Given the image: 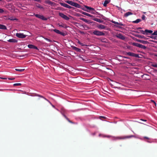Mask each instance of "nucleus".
Returning <instances> with one entry per match:
<instances>
[{"mask_svg": "<svg viewBox=\"0 0 157 157\" xmlns=\"http://www.w3.org/2000/svg\"><path fill=\"white\" fill-rule=\"evenodd\" d=\"M93 34L94 35L97 36H103L105 35V33L102 32H101L97 30H94L93 32Z\"/></svg>", "mask_w": 157, "mask_h": 157, "instance_id": "1", "label": "nucleus"}, {"mask_svg": "<svg viewBox=\"0 0 157 157\" xmlns=\"http://www.w3.org/2000/svg\"><path fill=\"white\" fill-rule=\"evenodd\" d=\"M59 4L62 6H63L65 7L69 8V9H72V10H74L75 9V8L69 5H68L62 2H60Z\"/></svg>", "mask_w": 157, "mask_h": 157, "instance_id": "2", "label": "nucleus"}, {"mask_svg": "<svg viewBox=\"0 0 157 157\" xmlns=\"http://www.w3.org/2000/svg\"><path fill=\"white\" fill-rule=\"evenodd\" d=\"M133 45L134 46L138 47L143 49H145L146 48V47L145 46L137 43H133Z\"/></svg>", "mask_w": 157, "mask_h": 157, "instance_id": "3", "label": "nucleus"}, {"mask_svg": "<svg viewBox=\"0 0 157 157\" xmlns=\"http://www.w3.org/2000/svg\"><path fill=\"white\" fill-rule=\"evenodd\" d=\"M59 15L62 18L68 21L70 19V18L68 17L64 14L63 13L59 12Z\"/></svg>", "mask_w": 157, "mask_h": 157, "instance_id": "4", "label": "nucleus"}, {"mask_svg": "<svg viewBox=\"0 0 157 157\" xmlns=\"http://www.w3.org/2000/svg\"><path fill=\"white\" fill-rule=\"evenodd\" d=\"M34 15L36 17L44 21H47L48 20V18L45 17L43 15H40L39 14H34Z\"/></svg>", "mask_w": 157, "mask_h": 157, "instance_id": "5", "label": "nucleus"}, {"mask_svg": "<svg viewBox=\"0 0 157 157\" xmlns=\"http://www.w3.org/2000/svg\"><path fill=\"white\" fill-rule=\"evenodd\" d=\"M135 136L133 135H130L128 136H125L121 137H117L116 138L118 139H129L132 137H134Z\"/></svg>", "mask_w": 157, "mask_h": 157, "instance_id": "6", "label": "nucleus"}, {"mask_svg": "<svg viewBox=\"0 0 157 157\" xmlns=\"http://www.w3.org/2000/svg\"><path fill=\"white\" fill-rule=\"evenodd\" d=\"M16 36L19 38L23 39L25 38L27 35H25L23 33H16Z\"/></svg>", "mask_w": 157, "mask_h": 157, "instance_id": "7", "label": "nucleus"}, {"mask_svg": "<svg viewBox=\"0 0 157 157\" xmlns=\"http://www.w3.org/2000/svg\"><path fill=\"white\" fill-rule=\"evenodd\" d=\"M53 31L56 33L60 34L63 36H65L66 35V34L65 33L60 32L59 30L57 29H53Z\"/></svg>", "mask_w": 157, "mask_h": 157, "instance_id": "8", "label": "nucleus"}, {"mask_svg": "<svg viewBox=\"0 0 157 157\" xmlns=\"http://www.w3.org/2000/svg\"><path fill=\"white\" fill-rule=\"evenodd\" d=\"M45 3L46 4H47L48 5H50L52 6H54L56 3L53 2L49 0L45 1Z\"/></svg>", "mask_w": 157, "mask_h": 157, "instance_id": "9", "label": "nucleus"}, {"mask_svg": "<svg viewBox=\"0 0 157 157\" xmlns=\"http://www.w3.org/2000/svg\"><path fill=\"white\" fill-rule=\"evenodd\" d=\"M115 36L117 37L122 40H124L125 39V37L123 36L120 33L116 35Z\"/></svg>", "mask_w": 157, "mask_h": 157, "instance_id": "10", "label": "nucleus"}, {"mask_svg": "<svg viewBox=\"0 0 157 157\" xmlns=\"http://www.w3.org/2000/svg\"><path fill=\"white\" fill-rule=\"evenodd\" d=\"M29 48L30 49H38L34 45L31 44H29L28 45L27 47V46H26L25 47H24V48Z\"/></svg>", "mask_w": 157, "mask_h": 157, "instance_id": "11", "label": "nucleus"}, {"mask_svg": "<svg viewBox=\"0 0 157 157\" xmlns=\"http://www.w3.org/2000/svg\"><path fill=\"white\" fill-rule=\"evenodd\" d=\"M127 54L130 56H134L136 57H140L139 56V55L138 54L130 52H127Z\"/></svg>", "mask_w": 157, "mask_h": 157, "instance_id": "12", "label": "nucleus"}, {"mask_svg": "<svg viewBox=\"0 0 157 157\" xmlns=\"http://www.w3.org/2000/svg\"><path fill=\"white\" fill-rule=\"evenodd\" d=\"M134 36L136 37H138L139 38H143L146 40H148V38L145 37L143 35H141L139 34H135L134 35Z\"/></svg>", "mask_w": 157, "mask_h": 157, "instance_id": "13", "label": "nucleus"}, {"mask_svg": "<svg viewBox=\"0 0 157 157\" xmlns=\"http://www.w3.org/2000/svg\"><path fill=\"white\" fill-rule=\"evenodd\" d=\"M111 22H112V23H113L117 25H120L121 26H124L125 25V24H122L121 22H116L115 21H113V20H112L111 21Z\"/></svg>", "mask_w": 157, "mask_h": 157, "instance_id": "14", "label": "nucleus"}, {"mask_svg": "<svg viewBox=\"0 0 157 157\" xmlns=\"http://www.w3.org/2000/svg\"><path fill=\"white\" fill-rule=\"evenodd\" d=\"M145 35H148L149 33L151 34L153 33V31L151 30H149L147 29H146L144 31Z\"/></svg>", "mask_w": 157, "mask_h": 157, "instance_id": "15", "label": "nucleus"}, {"mask_svg": "<svg viewBox=\"0 0 157 157\" xmlns=\"http://www.w3.org/2000/svg\"><path fill=\"white\" fill-rule=\"evenodd\" d=\"M106 26L102 24H99L98 25V28L99 29H105Z\"/></svg>", "mask_w": 157, "mask_h": 157, "instance_id": "16", "label": "nucleus"}, {"mask_svg": "<svg viewBox=\"0 0 157 157\" xmlns=\"http://www.w3.org/2000/svg\"><path fill=\"white\" fill-rule=\"evenodd\" d=\"M136 40L137 42L141 43L143 44H148L149 43V42L147 41L139 39H137Z\"/></svg>", "mask_w": 157, "mask_h": 157, "instance_id": "17", "label": "nucleus"}, {"mask_svg": "<svg viewBox=\"0 0 157 157\" xmlns=\"http://www.w3.org/2000/svg\"><path fill=\"white\" fill-rule=\"evenodd\" d=\"M92 19L94 21H96L100 23H102L103 22V21L102 20L100 19L95 18H93Z\"/></svg>", "mask_w": 157, "mask_h": 157, "instance_id": "18", "label": "nucleus"}, {"mask_svg": "<svg viewBox=\"0 0 157 157\" xmlns=\"http://www.w3.org/2000/svg\"><path fill=\"white\" fill-rule=\"evenodd\" d=\"M84 6L85 8L86 9H87V10H93V11H95V9L94 8L88 6H86V5H84Z\"/></svg>", "mask_w": 157, "mask_h": 157, "instance_id": "19", "label": "nucleus"}, {"mask_svg": "<svg viewBox=\"0 0 157 157\" xmlns=\"http://www.w3.org/2000/svg\"><path fill=\"white\" fill-rule=\"evenodd\" d=\"M7 19L8 20H10L11 21H17L18 20V19L16 18H15V17H13V16H12V17H8V18Z\"/></svg>", "mask_w": 157, "mask_h": 157, "instance_id": "20", "label": "nucleus"}, {"mask_svg": "<svg viewBox=\"0 0 157 157\" xmlns=\"http://www.w3.org/2000/svg\"><path fill=\"white\" fill-rule=\"evenodd\" d=\"M133 32L137 33H142L143 34L145 35L144 31L143 30H140L138 31H135Z\"/></svg>", "mask_w": 157, "mask_h": 157, "instance_id": "21", "label": "nucleus"}, {"mask_svg": "<svg viewBox=\"0 0 157 157\" xmlns=\"http://www.w3.org/2000/svg\"><path fill=\"white\" fill-rule=\"evenodd\" d=\"M65 2L66 3H68V4L72 6H73L74 3L75 2L69 0L66 1Z\"/></svg>", "mask_w": 157, "mask_h": 157, "instance_id": "22", "label": "nucleus"}, {"mask_svg": "<svg viewBox=\"0 0 157 157\" xmlns=\"http://www.w3.org/2000/svg\"><path fill=\"white\" fill-rule=\"evenodd\" d=\"M36 6L38 8H40V9L44 10V8L43 6L40 5L38 3H35Z\"/></svg>", "mask_w": 157, "mask_h": 157, "instance_id": "23", "label": "nucleus"}, {"mask_svg": "<svg viewBox=\"0 0 157 157\" xmlns=\"http://www.w3.org/2000/svg\"><path fill=\"white\" fill-rule=\"evenodd\" d=\"M7 41L10 42L11 43H16L17 42V40L14 39H10L7 40Z\"/></svg>", "mask_w": 157, "mask_h": 157, "instance_id": "24", "label": "nucleus"}, {"mask_svg": "<svg viewBox=\"0 0 157 157\" xmlns=\"http://www.w3.org/2000/svg\"><path fill=\"white\" fill-rule=\"evenodd\" d=\"M133 14V13L130 12H128L124 14V16L125 17H127L128 16L132 15Z\"/></svg>", "mask_w": 157, "mask_h": 157, "instance_id": "25", "label": "nucleus"}, {"mask_svg": "<svg viewBox=\"0 0 157 157\" xmlns=\"http://www.w3.org/2000/svg\"><path fill=\"white\" fill-rule=\"evenodd\" d=\"M110 1V0H105L104 1L103 4V6L105 7H106L107 5L108 4Z\"/></svg>", "mask_w": 157, "mask_h": 157, "instance_id": "26", "label": "nucleus"}, {"mask_svg": "<svg viewBox=\"0 0 157 157\" xmlns=\"http://www.w3.org/2000/svg\"><path fill=\"white\" fill-rule=\"evenodd\" d=\"M0 29L6 30L7 29V28L5 25L0 24Z\"/></svg>", "mask_w": 157, "mask_h": 157, "instance_id": "27", "label": "nucleus"}, {"mask_svg": "<svg viewBox=\"0 0 157 157\" xmlns=\"http://www.w3.org/2000/svg\"><path fill=\"white\" fill-rule=\"evenodd\" d=\"M73 6H74L75 7L78 8H80V5L76 2H75L74 5Z\"/></svg>", "mask_w": 157, "mask_h": 157, "instance_id": "28", "label": "nucleus"}, {"mask_svg": "<svg viewBox=\"0 0 157 157\" xmlns=\"http://www.w3.org/2000/svg\"><path fill=\"white\" fill-rule=\"evenodd\" d=\"M80 7H81L80 8H79L81 9L82 10L84 11H86L87 12H90V11L89 10H87L86 9H85L84 7H83L81 5H80Z\"/></svg>", "mask_w": 157, "mask_h": 157, "instance_id": "29", "label": "nucleus"}, {"mask_svg": "<svg viewBox=\"0 0 157 157\" xmlns=\"http://www.w3.org/2000/svg\"><path fill=\"white\" fill-rule=\"evenodd\" d=\"M141 21V20L140 19H137L136 20L133 21L132 22L135 23H138Z\"/></svg>", "mask_w": 157, "mask_h": 157, "instance_id": "30", "label": "nucleus"}, {"mask_svg": "<svg viewBox=\"0 0 157 157\" xmlns=\"http://www.w3.org/2000/svg\"><path fill=\"white\" fill-rule=\"evenodd\" d=\"M15 70L17 71H19L20 72H22L23 71H24L25 69H20V68H16L15 69Z\"/></svg>", "mask_w": 157, "mask_h": 157, "instance_id": "31", "label": "nucleus"}, {"mask_svg": "<svg viewBox=\"0 0 157 157\" xmlns=\"http://www.w3.org/2000/svg\"><path fill=\"white\" fill-rule=\"evenodd\" d=\"M92 24V25L93 26H96V27L97 28H98V25H99L98 23H97V22L93 21Z\"/></svg>", "mask_w": 157, "mask_h": 157, "instance_id": "32", "label": "nucleus"}, {"mask_svg": "<svg viewBox=\"0 0 157 157\" xmlns=\"http://www.w3.org/2000/svg\"><path fill=\"white\" fill-rule=\"evenodd\" d=\"M79 19L83 21H84L86 23V22H88V20H87V19H85L84 18L81 17V18H79Z\"/></svg>", "mask_w": 157, "mask_h": 157, "instance_id": "33", "label": "nucleus"}, {"mask_svg": "<svg viewBox=\"0 0 157 157\" xmlns=\"http://www.w3.org/2000/svg\"><path fill=\"white\" fill-rule=\"evenodd\" d=\"M74 10L77 12H79V13H82V11L80 10H79L78 9H76V8H75V10Z\"/></svg>", "mask_w": 157, "mask_h": 157, "instance_id": "34", "label": "nucleus"}, {"mask_svg": "<svg viewBox=\"0 0 157 157\" xmlns=\"http://www.w3.org/2000/svg\"><path fill=\"white\" fill-rule=\"evenodd\" d=\"M57 51L60 55L62 56H63V53L61 52V50H57Z\"/></svg>", "mask_w": 157, "mask_h": 157, "instance_id": "35", "label": "nucleus"}, {"mask_svg": "<svg viewBox=\"0 0 157 157\" xmlns=\"http://www.w3.org/2000/svg\"><path fill=\"white\" fill-rule=\"evenodd\" d=\"M149 37L151 39H153L154 40H157V36H150Z\"/></svg>", "mask_w": 157, "mask_h": 157, "instance_id": "36", "label": "nucleus"}, {"mask_svg": "<svg viewBox=\"0 0 157 157\" xmlns=\"http://www.w3.org/2000/svg\"><path fill=\"white\" fill-rule=\"evenodd\" d=\"M82 14H84V15H86L87 16H89L90 15V14L86 13V12L82 11Z\"/></svg>", "mask_w": 157, "mask_h": 157, "instance_id": "37", "label": "nucleus"}, {"mask_svg": "<svg viewBox=\"0 0 157 157\" xmlns=\"http://www.w3.org/2000/svg\"><path fill=\"white\" fill-rule=\"evenodd\" d=\"M21 84L20 83H15L13 84V86H21Z\"/></svg>", "mask_w": 157, "mask_h": 157, "instance_id": "38", "label": "nucleus"}, {"mask_svg": "<svg viewBox=\"0 0 157 157\" xmlns=\"http://www.w3.org/2000/svg\"><path fill=\"white\" fill-rule=\"evenodd\" d=\"M76 16L77 17H84L83 15L79 13H77L76 14Z\"/></svg>", "mask_w": 157, "mask_h": 157, "instance_id": "39", "label": "nucleus"}, {"mask_svg": "<svg viewBox=\"0 0 157 157\" xmlns=\"http://www.w3.org/2000/svg\"><path fill=\"white\" fill-rule=\"evenodd\" d=\"M78 43H79V44H80L82 46H87V45L83 43H81V42H80L79 41H78Z\"/></svg>", "mask_w": 157, "mask_h": 157, "instance_id": "40", "label": "nucleus"}, {"mask_svg": "<svg viewBox=\"0 0 157 157\" xmlns=\"http://www.w3.org/2000/svg\"><path fill=\"white\" fill-rule=\"evenodd\" d=\"M151 66L155 67L157 68V64L155 63H154L151 65Z\"/></svg>", "mask_w": 157, "mask_h": 157, "instance_id": "41", "label": "nucleus"}, {"mask_svg": "<svg viewBox=\"0 0 157 157\" xmlns=\"http://www.w3.org/2000/svg\"><path fill=\"white\" fill-rule=\"evenodd\" d=\"M64 117L70 123H73L71 121H70L69 119L65 115H64Z\"/></svg>", "mask_w": 157, "mask_h": 157, "instance_id": "42", "label": "nucleus"}, {"mask_svg": "<svg viewBox=\"0 0 157 157\" xmlns=\"http://www.w3.org/2000/svg\"><path fill=\"white\" fill-rule=\"evenodd\" d=\"M64 117L70 123H73L71 121H70L69 119L65 115H64Z\"/></svg>", "mask_w": 157, "mask_h": 157, "instance_id": "43", "label": "nucleus"}, {"mask_svg": "<svg viewBox=\"0 0 157 157\" xmlns=\"http://www.w3.org/2000/svg\"><path fill=\"white\" fill-rule=\"evenodd\" d=\"M58 25H59V27H63V28L64 27L63 26V24L60 25L59 24ZM67 26L64 27L65 28H67Z\"/></svg>", "mask_w": 157, "mask_h": 157, "instance_id": "44", "label": "nucleus"}, {"mask_svg": "<svg viewBox=\"0 0 157 157\" xmlns=\"http://www.w3.org/2000/svg\"><path fill=\"white\" fill-rule=\"evenodd\" d=\"M152 35H157V30L155 31L153 33Z\"/></svg>", "mask_w": 157, "mask_h": 157, "instance_id": "45", "label": "nucleus"}, {"mask_svg": "<svg viewBox=\"0 0 157 157\" xmlns=\"http://www.w3.org/2000/svg\"><path fill=\"white\" fill-rule=\"evenodd\" d=\"M146 18L145 16L144 15H143L141 17V18L142 20H144L145 19V18Z\"/></svg>", "mask_w": 157, "mask_h": 157, "instance_id": "46", "label": "nucleus"}, {"mask_svg": "<svg viewBox=\"0 0 157 157\" xmlns=\"http://www.w3.org/2000/svg\"><path fill=\"white\" fill-rule=\"evenodd\" d=\"M93 21H91L89 20H88V22H86L88 24H90L91 23H93Z\"/></svg>", "mask_w": 157, "mask_h": 157, "instance_id": "47", "label": "nucleus"}, {"mask_svg": "<svg viewBox=\"0 0 157 157\" xmlns=\"http://www.w3.org/2000/svg\"><path fill=\"white\" fill-rule=\"evenodd\" d=\"M44 39L46 40L47 41H48V42H51L52 41V40H51L48 38H45Z\"/></svg>", "mask_w": 157, "mask_h": 157, "instance_id": "48", "label": "nucleus"}, {"mask_svg": "<svg viewBox=\"0 0 157 157\" xmlns=\"http://www.w3.org/2000/svg\"><path fill=\"white\" fill-rule=\"evenodd\" d=\"M99 118L100 119L102 120V119H101L102 118H104V119H106V118L104 116H100L99 117Z\"/></svg>", "mask_w": 157, "mask_h": 157, "instance_id": "49", "label": "nucleus"}, {"mask_svg": "<svg viewBox=\"0 0 157 157\" xmlns=\"http://www.w3.org/2000/svg\"><path fill=\"white\" fill-rule=\"evenodd\" d=\"M100 16H101V17H102V18L103 19H104V20L105 19V17H104L102 14H101V15H100Z\"/></svg>", "mask_w": 157, "mask_h": 157, "instance_id": "50", "label": "nucleus"}, {"mask_svg": "<svg viewBox=\"0 0 157 157\" xmlns=\"http://www.w3.org/2000/svg\"><path fill=\"white\" fill-rule=\"evenodd\" d=\"M151 101L153 102L155 105V106H156V102L153 100H151Z\"/></svg>", "mask_w": 157, "mask_h": 157, "instance_id": "51", "label": "nucleus"}, {"mask_svg": "<svg viewBox=\"0 0 157 157\" xmlns=\"http://www.w3.org/2000/svg\"><path fill=\"white\" fill-rule=\"evenodd\" d=\"M115 26H116L117 28L121 29H122V27L120 26H119L118 25H114Z\"/></svg>", "mask_w": 157, "mask_h": 157, "instance_id": "52", "label": "nucleus"}, {"mask_svg": "<svg viewBox=\"0 0 157 157\" xmlns=\"http://www.w3.org/2000/svg\"><path fill=\"white\" fill-rule=\"evenodd\" d=\"M4 12V10L0 8V13H2Z\"/></svg>", "mask_w": 157, "mask_h": 157, "instance_id": "53", "label": "nucleus"}, {"mask_svg": "<svg viewBox=\"0 0 157 157\" xmlns=\"http://www.w3.org/2000/svg\"><path fill=\"white\" fill-rule=\"evenodd\" d=\"M37 2L40 3H41V1L40 0H33Z\"/></svg>", "mask_w": 157, "mask_h": 157, "instance_id": "54", "label": "nucleus"}, {"mask_svg": "<svg viewBox=\"0 0 157 157\" xmlns=\"http://www.w3.org/2000/svg\"><path fill=\"white\" fill-rule=\"evenodd\" d=\"M116 7L117 8L118 10H122V9L120 7H119L117 6H116Z\"/></svg>", "mask_w": 157, "mask_h": 157, "instance_id": "55", "label": "nucleus"}, {"mask_svg": "<svg viewBox=\"0 0 157 157\" xmlns=\"http://www.w3.org/2000/svg\"><path fill=\"white\" fill-rule=\"evenodd\" d=\"M142 29V28L141 27H139L136 28V29H135L138 30L139 29Z\"/></svg>", "mask_w": 157, "mask_h": 157, "instance_id": "56", "label": "nucleus"}, {"mask_svg": "<svg viewBox=\"0 0 157 157\" xmlns=\"http://www.w3.org/2000/svg\"><path fill=\"white\" fill-rule=\"evenodd\" d=\"M95 14L98 15H101V13H98V12L96 11V14Z\"/></svg>", "mask_w": 157, "mask_h": 157, "instance_id": "57", "label": "nucleus"}, {"mask_svg": "<svg viewBox=\"0 0 157 157\" xmlns=\"http://www.w3.org/2000/svg\"><path fill=\"white\" fill-rule=\"evenodd\" d=\"M88 17H92V18L94 17V16H93V15H91L90 14V15H89V16Z\"/></svg>", "mask_w": 157, "mask_h": 157, "instance_id": "58", "label": "nucleus"}, {"mask_svg": "<svg viewBox=\"0 0 157 157\" xmlns=\"http://www.w3.org/2000/svg\"><path fill=\"white\" fill-rule=\"evenodd\" d=\"M76 52H82L81 51V50H75Z\"/></svg>", "mask_w": 157, "mask_h": 157, "instance_id": "59", "label": "nucleus"}, {"mask_svg": "<svg viewBox=\"0 0 157 157\" xmlns=\"http://www.w3.org/2000/svg\"><path fill=\"white\" fill-rule=\"evenodd\" d=\"M90 13H92L93 14H96V12L95 13L94 12H90Z\"/></svg>", "mask_w": 157, "mask_h": 157, "instance_id": "60", "label": "nucleus"}, {"mask_svg": "<svg viewBox=\"0 0 157 157\" xmlns=\"http://www.w3.org/2000/svg\"><path fill=\"white\" fill-rule=\"evenodd\" d=\"M73 49H80L78 48L75 47H74V48H73Z\"/></svg>", "mask_w": 157, "mask_h": 157, "instance_id": "61", "label": "nucleus"}, {"mask_svg": "<svg viewBox=\"0 0 157 157\" xmlns=\"http://www.w3.org/2000/svg\"><path fill=\"white\" fill-rule=\"evenodd\" d=\"M40 97H41V98H44V99H45V100H47L46 99V98H44L43 96H41V95H40Z\"/></svg>", "mask_w": 157, "mask_h": 157, "instance_id": "62", "label": "nucleus"}, {"mask_svg": "<svg viewBox=\"0 0 157 157\" xmlns=\"http://www.w3.org/2000/svg\"><path fill=\"white\" fill-rule=\"evenodd\" d=\"M0 78L1 79H7V78H4L0 77Z\"/></svg>", "mask_w": 157, "mask_h": 157, "instance_id": "63", "label": "nucleus"}, {"mask_svg": "<svg viewBox=\"0 0 157 157\" xmlns=\"http://www.w3.org/2000/svg\"><path fill=\"white\" fill-rule=\"evenodd\" d=\"M154 55L155 56H157V53H155L154 54Z\"/></svg>", "mask_w": 157, "mask_h": 157, "instance_id": "64", "label": "nucleus"}]
</instances>
